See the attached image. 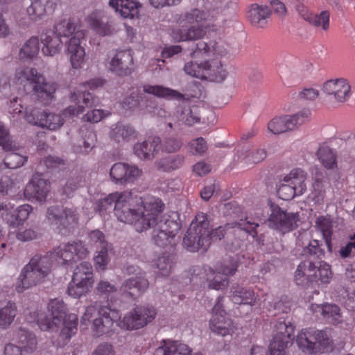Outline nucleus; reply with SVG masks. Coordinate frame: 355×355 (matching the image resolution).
<instances>
[{
	"instance_id": "nucleus-1",
	"label": "nucleus",
	"mask_w": 355,
	"mask_h": 355,
	"mask_svg": "<svg viewBox=\"0 0 355 355\" xmlns=\"http://www.w3.org/2000/svg\"><path fill=\"white\" fill-rule=\"evenodd\" d=\"M114 207V214L121 222L134 226L138 232L151 230L155 245L165 247L171 244L180 230V224L168 216L162 215L164 204L157 198L144 200L130 191L113 193L98 201L97 211L103 214Z\"/></svg>"
},
{
	"instance_id": "nucleus-2",
	"label": "nucleus",
	"mask_w": 355,
	"mask_h": 355,
	"mask_svg": "<svg viewBox=\"0 0 355 355\" xmlns=\"http://www.w3.org/2000/svg\"><path fill=\"white\" fill-rule=\"evenodd\" d=\"M78 317L74 313L67 314V306L62 300H51L46 312V330L57 332L61 330L59 338L65 345L77 331Z\"/></svg>"
},
{
	"instance_id": "nucleus-3",
	"label": "nucleus",
	"mask_w": 355,
	"mask_h": 355,
	"mask_svg": "<svg viewBox=\"0 0 355 355\" xmlns=\"http://www.w3.org/2000/svg\"><path fill=\"white\" fill-rule=\"evenodd\" d=\"M216 17L214 14L207 13L198 8H192L180 14L176 18V22L184 26L191 24L189 28H175L172 31L171 36L175 42L196 40L205 35L202 24Z\"/></svg>"
},
{
	"instance_id": "nucleus-4",
	"label": "nucleus",
	"mask_w": 355,
	"mask_h": 355,
	"mask_svg": "<svg viewBox=\"0 0 355 355\" xmlns=\"http://www.w3.org/2000/svg\"><path fill=\"white\" fill-rule=\"evenodd\" d=\"M54 33L60 37H69L74 33L67 44V53L73 68L81 67L85 55V49L81 46V41L85 38V31L77 29L73 22L64 19L55 24Z\"/></svg>"
},
{
	"instance_id": "nucleus-5",
	"label": "nucleus",
	"mask_w": 355,
	"mask_h": 355,
	"mask_svg": "<svg viewBox=\"0 0 355 355\" xmlns=\"http://www.w3.org/2000/svg\"><path fill=\"white\" fill-rule=\"evenodd\" d=\"M332 277L330 266L323 261L306 259L300 263L295 272V282L301 286H307L320 281L329 283Z\"/></svg>"
},
{
	"instance_id": "nucleus-6",
	"label": "nucleus",
	"mask_w": 355,
	"mask_h": 355,
	"mask_svg": "<svg viewBox=\"0 0 355 355\" xmlns=\"http://www.w3.org/2000/svg\"><path fill=\"white\" fill-rule=\"evenodd\" d=\"M209 221L204 213H198L183 239L184 246L190 252L207 250L210 245Z\"/></svg>"
},
{
	"instance_id": "nucleus-7",
	"label": "nucleus",
	"mask_w": 355,
	"mask_h": 355,
	"mask_svg": "<svg viewBox=\"0 0 355 355\" xmlns=\"http://www.w3.org/2000/svg\"><path fill=\"white\" fill-rule=\"evenodd\" d=\"M97 314L92 321V331L95 336L99 337L108 332L113 324L119 318V313L115 309H111L109 306H99L96 302L94 305L87 306L81 318V323L87 324L86 322Z\"/></svg>"
},
{
	"instance_id": "nucleus-8",
	"label": "nucleus",
	"mask_w": 355,
	"mask_h": 355,
	"mask_svg": "<svg viewBox=\"0 0 355 355\" xmlns=\"http://www.w3.org/2000/svg\"><path fill=\"white\" fill-rule=\"evenodd\" d=\"M296 342L302 352L310 354L323 352L332 345L326 331L315 329H302L297 334Z\"/></svg>"
},
{
	"instance_id": "nucleus-9",
	"label": "nucleus",
	"mask_w": 355,
	"mask_h": 355,
	"mask_svg": "<svg viewBox=\"0 0 355 355\" xmlns=\"http://www.w3.org/2000/svg\"><path fill=\"white\" fill-rule=\"evenodd\" d=\"M94 282L92 264L83 261L73 271L72 279L67 286V293L73 298H80L91 291Z\"/></svg>"
},
{
	"instance_id": "nucleus-10",
	"label": "nucleus",
	"mask_w": 355,
	"mask_h": 355,
	"mask_svg": "<svg viewBox=\"0 0 355 355\" xmlns=\"http://www.w3.org/2000/svg\"><path fill=\"white\" fill-rule=\"evenodd\" d=\"M186 74L200 79H209L216 82H222L227 77V71L223 68L220 61H205L200 63L192 61L184 64Z\"/></svg>"
},
{
	"instance_id": "nucleus-11",
	"label": "nucleus",
	"mask_w": 355,
	"mask_h": 355,
	"mask_svg": "<svg viewBox=\"0 0 355 355\" xmlns=\"http://www.w3.org/2000/svg\"><path fill=\"white\" fill-rule=\"evenodd\" d=\"M44 263L42 256L37 254L23 268L16 284V291L18 293H22L41 282L44 276Z\"/></svg>"
},
{
	"instance_id": "nucleus-12",
	"label": "nucleus",
	"mask_w": 355,
	"mask_h": 355,
	"mask_svg": "<svg viewBox=\"0 0 355 355\" xmlns=\"http://www.w3.org/2000/svg\"><path fill=\"white\" fill-rule=\"evenodd\" d=\"M311 112L303 109L294 114H286L273 118L268 124V130L274 135L297 129L311 119Z\"/></svg>"
},
{
	"instance_id": "nucleus-13",
	"label": "nucleus",
	"mask_w": 355,
	"mask_h": 355,
	"mask_svg": "<svg viewBox=\"0 0 355 355\" xmlns=\"http://www.w3.org/2000/svg\"><path fill=\"white\" fill-rule=\"evenodd\" d=\"M295 327L291 322L277 321L269 345L270 355H285L286 349L293 343Z\"/></svg>"
},
{
	"instance_id": "nucleus-14",
	"label": "nucleus",
	"mask_w": 355,
	"mask_h": 355,
	"mask_svg": "<svg viewBox=\"0 0 355 355\" xmlns=\"http://www.w3.org/2000/svg\"><path fill=\"white\" fill-rule=\"evenodd\" d=\"M156 315L157 311L154 306H139L125 315L120 326L127 330L139 329L151 322Z\"/></svg>"
},
{
	"instance_id": "nucleus-15",
	"label": "nucleus",
	"mask_w": 355,
	"mask_h": 355,
	"mask_svg": "<svg viewBox=\"0 0 355 355\" xmlns=\"http://www.w3.org/2000/svg\"><path fill=\"white\" fill-rule=\"evenodd\" d=\"M299 220L298 213L287 212L278 206H272L268 225L270 228L285 234L295 229Z\"/></svg>"
},
{
	"instance_id": "nucleus-16",
	"label": "nucleus",
	"mask_w": 355,
	"mask_h": 355,
	"mask_svg": "<svg viewBox=\"0 0 355 355\" xmlns=\"http://www.w3.org/2000/svg\"><path fill=\"white\" fill-rule=\"evenodd\" d=\"M15 78L20 85H23L26 92H33L38 98L44 94V76L39 74L36 69L21 67L17 70Z\"/></svg>"
},
{
	"instance_id": "nucleus-17",
	"label": "nucleus",
	"mask_w": 355,
	"mask_h": 355,
	"mask_svg": "<svg viewBox=\"0 0 355 355\" xmlns=\"http://www.w3.org/2000/svg\"><path fill=\"white\" fill-rule=\"evenodd\" d=\"M87 254V250L81 242L62 244L55 250L51 252L50 257L56 259H59L60 261L58 263L62 265L72 266L79 259H83Z\"/></svg>"
},
{
	"instance_id": "nucleus-18",
	"label": "nucleus",
	"mask_w": 355,
	"mask_h": 355,
	"mask_svg": "<svg viewBox=\"0 0 355 355\" xmlns=\"http://www.w3.org/2000/svg\"><path fill=\"white\" fill-rule=\"evenodd\" d=\"M0 146L3 150L8 152L4 159L3 164L8 168H17L27 161V157L23 156L19 153H15L16 146L12 140H10L8 132L6 130L3 124L0 122Z\"/></svg>"
},
{
	"instance_id": "nucleus-19",
	"label": "nucleus",
	"mask_w": 355,
	"mask_h": 355,
	"mask_svg": "<svg viewBox=\"0 0 355 355\" xmlns=\"http://www.w3.org/2000/svg\"><path fill=\"white\" fill-rule=\"evenodd\" d=\"M142 173V170L137 166L123 162L115 163L110 171L111 179L119 185L134 182L141 176Z\"/></svg>"
},
{
	"instance_id": "nucleus-20",
	"label": "nucleus",
	"mask_w": 355,
	"mask_h": 355,
	"mask_svg": "<svg viewBox=\"0 0 355 355\" xmlns=\"http://www.w3.org/2000/svg\"><path fill=\"white\" fill-rule=\"evenodd\" d=\"M69 99L74 103L64 110L65 116H75L83 113L85 108L92 107L98 104L99 101L92 93L82 90H76L71 93Z\"/></svg>"
},
{
	"instance_id": "nucleus-21",
	"label": "nucleus",
	"mask_w": 355,
	"mask_h": 355,
	"mask_svg": "<svg viewBox=\"0 0 355 355\" xmlns=\"http://www.w3.org/2000/svg\"><path fill=\"white\" fill-rule=\"evenodd\" d=\"M322 92L330 100L338 103H345L352 95L351 87L344 78L331 79L326 81L322 87Z\"/></svg>"
},
{
	"instance_id": "nucleus-22",
	"label": "nucleus",
	"mask_w": 355,
	"mask_h": 355,
	"mask_svg": "<svg viewBox=\"0 0 355 355\" xmlns=\"http://www.w3.org/2000/svg\"><path fill=\"white\" fill-rule=\"evenodd\" d=\"M13 208L14 205L10 202L0 201V216L8 223L10 222L12 226L23 224L33 211V207L31 205L25 204L18 207L15 211L16 214L14 215L12 214Z\"/></svg>"
},
{
	"instance_id": "nucleus-23",
	"label": "nucleus",
	"mask_w": 355,
	"mask_h": 355,
	"mask_svg": "<svg viewBox=\"0 0 355 355\" xmlns=\"http://www.w3.org/2000/svg\"><path fill=\"white\" fill-rule=\"evenodd\" d=\"M259 226L257 223L249 220L248 218L244 220L241 219L239 221L233 223H227L224 226H219L217 228L209 232L210 241H220L227 234L230 229L238 228L243 230L253 238L257 236V227Z\"/></svg>"
},
{
	"instance_id": "nucleus-24",
	"label": "nucleus",
	"mask_w": 355,
	"mask_h": 355,
	"mask_svg": "<svg viewBox=\"0 0 355 355\" xmlns=\"http://www.w3.org/2000/svg\"><path fill=\"white\" fill-rule=\"evenodd\" d=\"M132 52L130 50L118 51L110 62V70L118 76H125L132 73Z\"/></svg>"
},
{
	"instance_id": "nucleus-25",
	"label": "nucleus",
	"mask_w": 355,
	"mask_h": 355,
	"mask_svg": "<svg viewBox=\"0 0 355 355\" xmlns=\"http://www.w3.org/2000/svg\"><path fill=\"white\" fill-rule=\"evenodd\" d=\"M161 139L158 137L137 142L133 147L135 155L141 160H151L160 150Z\"/></svg>"
},
{
	"instance_id": "nucleus-26",
	"label": "nucleus",
	"mask_w": 355,
	"mask_h": 355,
	"mask_svg": "<svg viewBox=\"0 0 355 355\" xmlns=\"http://www.w3.org/2000/svg\"><path fill=\"white\" fill-rule=\"evenodd\" d=\"M154 355H202L200 352L191 354V349L178 340H164L156 349Z\"/></svg>"
},
{
	"instance_id": "nucleus-27",
	"label": "nucleus",
	"mask_w": 355,
	"mask_h": 355,
	"mask_svg": "<svg viewBox=\"0 0 355 355\" xmlns=\"http://www.w3.org/2000/svg\"><path fill=\"white\" fill-rule=\"evenodd\" d=\"M149 282L146 275L128 278L123 281L121 291L132 298L141 296L148 288Z\"/></svg>"
},
{
	"instance_id": "nucleus-28",
	"label": "nucleus",
	"mask_w": 355,
	"mask_h": 355,
	"mask_svg": "<svg viewBox=\"0 0 355 355\" xmlns=\"http://www.w3.org/2000/svg\"><path fill=\"white\" fill-rule=\"evenodd\" d=\"M226 53V50L216 42L211 41L207 43L200 41L191 49L189 55L191 58H202L209 55L223 56Z\"/></svg>"
},
{
	"instance_id": "nucleus-29",
	"label": "nucleus",
	"mask_w": 355,
	"mask_h": 355,
	"mask_svg": "<svg viewBox=\"0 0 355 355\" xmlns=\"http://www.w3.org/2000/svg\"><path fill=\"white\" fill-rule=\"evenodd\" d=\"M173 115L178 121L189 126L199 123L200 120L198 108L196 106H190L187 102L178 105Z\"/></svg>"
},
{
	"instance_id": "nucleus-30",
	"label": "nucleus",
	"mask_w": 355,
	"mask_h": 355,
	"mask_svg": "<svg viewBox=\"0 0 355 355\" xmlns=\"http://www.w3.org/2000/svg\"><path fill=\"white\" fill-rule=\"evenodd\" d=\"M24 193L28 199H35L40 202L44 200V175L38 173L34 174Z\"/></svg>"
},
{
	"instance_id": "nucleus-31",
	"label": "nucleus",
	"mask_w": 355,
	"mask_h": 355,
	"mask_svg": "<svg viewBox=\"0 0 355 355\" xmlns=\"http://www.w3.org/2000/svg\"><path fill=\"white\" fill-rule=\"evenodd\" d=\"M110 135L118 144H123L136 139L137 132L133 126L119 122L112 125Z\"/></svg>"
},
{
	"instance_id": "nucleus-32",
	"label": "nucleus",
	"mask_w": 355,
	"mask_h": 355,
	"mask_svg": "<svg viewBox=\"0 0 355 355\" xmlns=\"http://www.w3.org/2000/svg\"><path fill=\"white\" fill-rule=\"evenodd\" d=\"M311 309L313 312H320L329 323L336 325L343 322L340 309L336 304H311Z\"/></svg>"
},
{
	"instance_id": "nucleus-33",
	"label": "nucleus",
	"mask_w": 355,
	"mask_h": 355,
	"mask_svg": "<svg viewBox=\"0 0 355 355\" xmlns=\"http://www.w3.org/2000/svg\"><path fill=\"white\" fill-rule=\"evenodd\" d=\"M49 219L57 220L64 227L73 226L78 222V217L75 211L71 209H61L58 207L48 208Z\"/></svg>"
},
{
	"instance_id": "nucleus-34",
	"label": "nucleus",
	"mask_w": 355,
	"mask_h": 355,
	"mask_svg": "<svg viewBox=\"0 0 355 355\" xmlns=\"http://www.w3.org/2000/svg\"><path fill=\"white\" fill-rule=\"evenodd\" d=\"M284 181L291 184L297 190L298 195H302L306 190V180L307 174L301 168L292 170L284 178Z\"/></svg>"
},
{
	"instance_id": "nucleus-35",
	"label": "nucleus",
	"mask_w": 355,
	"mask_h": 355,
	"mask_svg": "<svg viewBox=\"0 0 355 355\" xmlns=\"http://www.w3.org/2000/svg\"><path fill=\"white\" fill-rule=\"evenodd\" d=\"M231 300L237 304H249L253 306L256 303L257 297L254 293L243 287L239 286H233L230 289Z\"/></svg>"
},
{
	"instance_id": "nucleus-36",
	"label": "nucleus",
	"mask_w": 355,
	"mask_h": 355,
	"mask_svg": "<svg viewBox=\"0 0 355 355\" xmlns=\"http://www.w3.org/2000/svg\"><path fill=\"white\" fill-rule=\"evenodd\" d=\"M209 327L211 331L222 336L230 334L234 330L232 321L225 315H212Z\"/></svg>"
},
{
	"instance_id": "nucleus-37",
	"label": "nucleus",
	"mask_w": 355,
	"mask_h": 355,
	"mask_svg": "<svg viewBox=\"0 0 355 355\" xmlns=\"http://www.w3.org/2000/svg\"><path fill=\"white\" fill-rule=\"evenodd\" d=\"M109 5L123 18H133L137 14L138 3L135 0H110Z\"/></svg>"
},
{
	"instance_id": "nucleus-38",
	"label": "nucleus",
	"mask_w": 355,
	"mask_h": 355,
	"mask_svg": "<svg viewBox=\"0 0 355 355\" xmlns=\"http://www.w3.org/2000/svg\"><path fill=\"white\" fill-rule=\"evenodd\" d=\"M270 10L266 6L252 4L249 10L248 18L254 26L263 27L270 16Z\"/></svg>"
},
{
	"instance_id": "nucleus-39",
	"label": "nucleus",
	"mask_w": 355,
	"mask_h": 355,
	"mask_svg": "<svg viewBox=\"0 0 355 355\" xmlns=\"http://www.w3.org/2000/svg\"><path fill=\"white\" fill-rule=\"evenodd\" d=\"M185 162V156L182 154L170 155L155 162L157 168L170 172L180 168Z\"/></svg>"
},
{
	"instance_id": "nucleus-40",
	"label": "nucleus",
	"mask_w": 355,
	"mask_h": 355,
	"mask_svg": "<svg viewBox=\"0 0 355 355\" xmlns=\"http://www.w3.org/2000/svg\"><path fill=\"white\" fill-rule=\"evenodd\" d=\"M14 340L19 344V347L26 352H32L37 346V338L35 334L24 329H19L15 334Z\"/></svg>"
},
{
	"instance_id": "nucleus-41",
	"label": "nucleus",
	"mask_w": 355,
	"mask_h": 355,
	"mask_svg": "<svg viewBox=\"0 0 355 355\" xmlns=\"http://www.w3.org/2000/svg\"><path fill=\"white\" fill-rule=\"evenodd\" d=\"M144 92L154 96L171 99L182 100L184 96L176 90L159 85H147L144 87Z\"/></svg>"
},
{
	"instance_id": "nucleus-42",
	"label": "nucleus",
	"mask_w": 355,
	"mask_h": 355,
	"mask_svg": "<svg viewBox=\"0 0 355 355\" xmlns=\"http://www.w3.org/2000/svg\"><path fill=\"white\" fill-rule=\"evenodd\" d=\"M175 262V254L173 252H165L159 257L155 266L158 272L164 277L169 275Z\"/></svg>"
},
{
	"instance_id": "nucleus-43",
	"label": "nucleus",
	"mask_w": 355,
	"mask_h": 355,
	"mask_svg": "<svg viewBox=\"0 0 355 355\" xmlns=\"http://www.w3.org/2000/svg\"><path fill=\"white\" fill-rule=\"evenodd\" d=\"M88 26L100 35H107L112 32L111 25L107 21L99 17L96 14H92L87 18Z\"/></svg>"
},
{
	"instance_id": "nucleus-44",
	"label": "nucleus",
	"mask_w": 355,
	"mask_h": 355,
	"mask_svg": "<svg viewBox=\"0 0 355 355\" xmlns=\"http://www.w3.org/2000/svg\"><path fill=\"white\" fill-rule=\"evenodd\" d=\"M315 227L321 232L329 252L331 251L332 224L327 216H319L315 220Z\"/></svg>"
},
{
	"instance_id": "nucleus-45",
	"label": "nucleus",
	"mask_w": 355,
	"mask_h": 355,
	"mask_svg": "<svg viewBox=\"0 0 355 355\" xmlns=\"http://www.w3.org/2000/svg\"><path fill=\"white\" fill-rule=\"evenodd\" d=\"M39 51V40L37 37H32L20 49L19 55L21 60H31L38 55Z\"/></svg>"
},
{
	"instance_id": "nucleus-46",
	"label": "nucleus",
	"mask_w": 355,
	"mask_h": 355,
	"mask_svg": "<svg viewBox=\"0 0 355 355\" xmlns=\"http://www.w3.org/2000/svg\"><path fill=\"white\" fill-rule=\"evenodd\" d=\"M302 255L307 257V259L313 261H322L321 259L324 255V251L322 249L319 241L312 240L303 247Z\"/></svg>"
},
{
	"instance_id": "nucleus-47",
	"label": "nucleus",
	"mask_w": 355,
	"mask_h": 355,
	"mask_svg": "<svg viewBox=\"0 0 355 355\" xmlns=\"http://www.w3.org/2000/svg\"><path fill=\"white\" fill-rule=\"evenodd\" d=\"M17 315V306L15 303L8 302L6 306L0 309V327L8 328L13 322Z\"/></svg>"
},
{
	"instance_id": "nucleus-48",
	"label": "nucleus",
	"mask_w": 355,
	"mask_h": 355,
	"mask_svg": "<svg viewBox=\"0 0 355 355\" xmlns=\"http://www.w3.org/2000/svg\"><path fill=\"white\" fill-rule=\"evenodd\" d=\"M322 164L327 169H334L337 166L336 153L328 146L320 147L317 153Z\"/></svg>"
},
{
	"instance_id": "nucleus-49",
	"label": "nucleus",
	"mask_w": 355,
	"mask_h": 355,
	"mask_svg": "<svg viewBox=\"0 0 355 355\" xmlns=\"http://www.w3.org/2000/svg\"><path fill=\"white\" fill-rule=\"evenodd\" d=\"M25 319L28 323H35L42 329L44 325L43 314L41 310L39 311L36 304H33L31 307L27 308L24 312Z\"/></svg>"
},
{
	"instance_id": "nucleus-50",
	"label": "nucleus",
	"mask_w": 355,
	"mask_h": 355,
	"mask_svg": "<svg viewBox=\"0 0 355 355\" xmlns=\"http://www.w3.org/2000/svg\"><path fill=\"white\" fill-rule=\"evenodd\" d=\"M266 157V151L263 148L251 150L246 156L238 155L237 161L244 162L247 165L257 164Z\"/></svg>"
},
{
	"instance_id": "nucleus-51",
	"label": "nucleus",
	"mask_w": 355,
	"mask_h": 355,
	"mask_svg": "<svg viewBox=\"0 0 355 355\" xmlns=\"http://www.w3.org/2000/svg\"><path fill=\"white\" fill-rule=\"evenodd\" d=\"M116 291V286L106 280L99 281L95 288L96 294L107 301Z\"/></svg>"
},
{
	"instance_id": "nucleus-52",
	"label": "nucleus",
	"mask_w": 355,
	"mask_h": 355,
	"mask_svg": "<svg viewBox=\"0 0 355 355\" xmlns=\"http://www.w3.org/2000/svg\"><path fill=\"white\" fill-rule=\"evenodd\" d=\"M25 119L30 124L44 128V111L39 108L26 110Z\"/></svg>"
},
{
	"instance_id": "nucleus-53",
	"label": "nucleus",
	"mask_w": 355,
	"mask_h": 355,
	"mask_svg": "<svg viewBox=\"0 0 355 355\" xmlns=\"http://www.w3.org/2000/svg\"><path fill=\"white\" fill-rule=\"evenodd\" d=\"M112 245L103 247L96 250L97 254L94 257V264L97 270H104L110 262L109 251Z\"/></svg>"
},
{
	"instance_id": "nucleus-54",
	"label": "nucleus",
	"mask_w": 355,
	"mask_h": 355,
	"mask_svg": "<svg viewBox=\"0 0 355 355\" xmlns=\"http://www.w3.org/2000/svg\"><path fill=\"white\" fill-rule=\"evenodd\" d=\"M238 268L237 259L233 257L225 259L216 267L218 273H222L225 276L233 275Z\"/></svg>"
},
{
	"instance_id": "nucleus-55",
	"label": "nucleus",
	"mask_w": 355,
	"mask_h": 355,
	"mask_svg": "<svg viewBox=\"0 0 355 355\" xmlns=\"http://www.w3.org/2000/svg\"><path fill=\"white\" fill-rule=\"evenodd\" d=\"M96 142V134L92 131H89L87 135L86 136V138L83 139L81 141L83 146L80 144L77 147H74V150L76 153H80L83 154L88 153L95 146Z\"/></svg>"
},
{
	"instance_id": "nucleus-56",
	"label": "nucleus",
	"mask_w": 355,
	"mask_h": 355,
	"mask_svg": "<svg viewBox=\"0 0 355 355\" xmlns=\"http://www.w3.org/2000/svg\"><path fill=\"white\" fill-rule=\"evenodd\" d=\"M189 152L194 155H203L207 150V144L202 137L190 141L188 144Z\"/></svg>"
},
{
	"instance_id": "nucleus-57",
	"label": "nucleus",
	"mask_w": 355,
	"mask_h": 355,
	"mask_svg": "<svg viewBox=\"0 0 355 355\" xmlns=\"http://www.w3.org/2000/svg\"><path fill=\"white\" fill-rule=\"evenodd\" d=\"M183 145L180 139L168 137L161 142L160 148L166 153H174L180 150Z\"/></svg>"
},
{
	"instance_id": "nucleus-58",
	"label": "nucleus",
	"mask_w": 355,
	"mask_h": 355,
	"mask_svg": "<svg viewBox=\"0 0 355 355\" xmlns=\"http://www.w3.org/2000/svg\"><path fill=\"white\" fill-rule=\"evenodd\" d=\"M15 180L4 175L0 179V193L3 195L14 196L17 192Z\"/></svg>"
},
{
	"instance_id": "nucleus-59",
	"label": "nucleus",
	"mask_w": 355,
	"mask_h": 355,
	"mask_svg": "<svg viewBox=\"0 0 355 355\" xmlns=\"http://www.w3.org/2000/svg\"><path fill=\"white\" fill-rule=\"evenodd\" d=\"M278 193L284 200L293 199L295 196H299L297 190L288 182L284 181V178L279 180V186L278 188Z\"/></svg>"
},
{
	"instance_id": "nucleus-60",
	"label": "nucleus",
	"mask_w": 355,
	"mask_h": 355,
	"mask_svg": "<svg viewBox=\"0 0 355 355\" xmlns=\"http://www.w3.org/2000/svg\"><path fill=\"white\" fill-rule=\"evenodd\" d=\"M325 191L322 182L316 180L313 184V190L309 195V198L315 203L320 204L323 202Z\"/></svg>"
},
{
	"instance_id": "nucleus-61",
	"label": "nucleus",
	"mask_w": 355,
	"mask_h": 355,
	"mask_svg": "<svg viewBox=\"0 0 355 355\" xmlns=\"http://www.w3.org/2000/svg\"><path fill=\"white\" fill-rule=\"evenodd\" d=\"M308 21L317 27L321 26L323 30H327L329 26V13L325 10L319 15L312 14Z\"/></svg>"
},
{
	"instance_id": "nucleus-62",
	"label": "nucleus",
	"mask_w": 355,
	"mask_h": 355,
	"mask_svg": "<svg viewBox=\"0 0 355 355\" xmlns=\"http://www.w3.org/2000/svg\"><path fill=\"white\" fill-rule=\"evenodd\" d=\"M31 6L27 8V12L32 19H40L44 13V6L41 0H31Z\"/></svg>"
},
{
	"instance_id": "nucleus-63",
	"label": "nucleus",
	"mask_w": 355,
	"mask_h": 355,
	"mask_svg": "<svg viewBox=\"0 0 355 355\" xmlns=\"http://www.w3.org/2000/svg\"><path fill=\"white\" fill-rule=\"evenodd\" d=\"M89 243L92 245L96 247L97 249L109 246L105 239L103 233L99 230H94L89 235Z\"/></svg>"
},
{
	"instance_id": "nucleus-64",
	"label": "nucleus",
	"mask_w": 355,
	"mask_h": 355,
	"mask_svg": "<svg viewBox=\"0 0 355 355\" xmlns=\"http://www.w3.org/2000/svg\"><path fill=\"white\" fill-rule=\"evenodd\" d=\"M342 258H351L355 256V233L349 236V241L339 250Z\"/></svg>"
}]
</instances>
